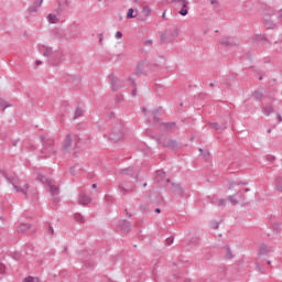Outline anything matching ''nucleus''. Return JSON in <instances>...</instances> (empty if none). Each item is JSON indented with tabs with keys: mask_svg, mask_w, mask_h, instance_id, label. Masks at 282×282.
<instances>
[{
	"mask_svg": "<svg viewBox=\"0 0 282 282\" xmlns=\"http://www.w3.org/2000/svg\"><path fill=\"white\" fill-rule=\"evenodd\" d=\"M115 36L116 39H122V32L118 31Z\"/></svg>",
	"mask_w": 282,
	"mask_h": 282,
	"instance_id": "49",
	"label": "nucleus"
},
{
	"mask_svg": "<svg viewBox=\"0 0 282 282\" xmlns=\"http://www.w3.org/2000/svg\"><path fill=\"white\" fill-rule=\"evenodd\" d=\"M257 268H258V270H259V272H260L261 274H263V273L265 272V269L262 268V267H259V264L257 265Z\"/></svg>",
	"mask_w": 282,
	"mask_h": 282,
	"instance_id": "48",
	"label": "nucleus"
},
{
	"mask_svg": "<svg viewBox=\"0 0 282 282\" xmlns=\"http://www.w3.org/2000/svg\"><path fill=\"white\" fill-rule=\"evenodd\" d=\"M153 116H154V121L160 122V118L155 117V112H153Z\"/></svg>",
	"mask_w": 282,
	"mask_h": 282,
	"instance_id": "55",
	"label": "nucleus"
},
{
	"mask_svg": "<svg viewBox=\"0 0 282 282\" xmlns=\"http://www.w3.org/2000/svg\"><path fill=\"white\" fill-rule=\"evenodd\" d=\"M227 199L231 202L232 206H237V204H239V200H237L235 196H228Z\"/></svg>",
	"mask_w": 282,
	"mask_h": 282,
	"instance_id": "29",
	"label": "nucleus"
},
{
	"mask_svg": "<svg viewBox=\"0 0 282 282\" xmlns=\"http://www.w3.org/2000/svg\"><path fill=\"white\" fill-rule=\"evenodd\" d=\"M262 23L265 30H276V23H274L271 19H263Z\"/></svg>",
	"mask_w": 282,
	"mask_h": 282,
	"instance_id": "12",
	"label": "nucleus"
},
{
	"mask_svg": "<svg viewBox=\"0 0 282 282\" xmlns=\"http://www.w3.org/2000/svg\"><path fill=\"white\" fill-rule=\"evenodd\" d=\"M78 140L79 139L76 137V134L74 135L67 134L62 143V152L69 153V151H72V142H75V144H78Z\"/></svg>",
	"mask_w": 282,
	"mask_h": 282,
	"instance_id": "3",
	"label": "nucleus"
},
{
	"mask_svg": "<svg viewBox=\"0 0 282 282\" xmlns=\"http://www.w3.org/2000/svg\"><path fill=\"white\" fill-rule=\"evenodd\" d=\"M162 145L165 147L166 149H171L172 151H175V149H177V147H180V142H177V140H164L162 142Z\"/></svg>",
	"mask_w": 282,
	"mask_h": 282,
	"instance_id": "7",
	"label": "nucleus"
},
{
	"mask_svg": "<svg viewBox=\"0 0 282 282\" xmlns=\"http://www.w3.org/2000/svg\"><path fill=\"white\" fill-rule=\"evenodd\" d=\"M129 171H133V167H128V169L121 170V174L122 175H128Z\"/></svg>",
	"mask_w": 282,
	"mask_h": 282,
	"instance_id": "36",
	"label": "nucleus"
},
{
	"mask_svg": "<svg viewBox=\"0 0 282 282\" xmlns=\"http://www.w3.org/2000/svg\"><path fill=\"white\" fill-rule=\"evenodd\" d=\"M151 12H152L151 7L149 6L143 7L142 9L143 17H151Z\"/></svg>",
	"mask_w": 282,
	"mask_h": 282,
	"instance_id": "25",
	"label": "nucleus"
},
{
	"mask_svg": "<svg viewBox=\"0 0 282 282\" xmlns=\"http://www.w3.org/2000/svg\"><path fill=\"white\" fill-rule=\"evenodd\" d=\"M6 272V264L0 263V274H3Z\"/></svg>",
	"mask_w": 282,
	"mask_h": 282,
	"instance_id": "43",
	"label": "nucleus"
},
{
	"mask_svg": "<svg viewBox=\"0 0 282 282\" xmlns=\"http://www.w3.org/2000/svg\"><path fill=\"white\" fill-rule=\"evenodd\" d=\"M162 126L164 127L165 131H171V129H175L176 123L175 122H165V123H162Z\"/></svg>",
	"mask_w": 282,
	"mask_h": 282,
	"instance_id": "19",
	"label": "nucleus"
},
{
	"mask_svg": "<svg viewBox=\"0 0 282 282\" xmlns=\"http://www.w3.org/2000/svg\"><path fill=\"white\" fill-rule=\"evenodd\" d=\"M41 141L43 142V150L42 153L44 158H52V155H56V147L54 145V139L45 137H41Z\"/></svg>",
	"mask_w": 282,
	"mask_h": 282,
	"instance_id": "2",
	"label": "nucleus"
},
{
	"mask_svg": "<svg viewBox=\"0 0 282 282\" xmlns=\"http://www.w3.org/2000/svg\"><path fill=\"white\" fill-rule=\"evenodd\" d=\"M140 210H142V213H149V205H147V204H141V205H140Z\"/></svg>",
	"mask_w": 282,
	"mask_h": 282,
	"instance_id": "32",
	"label": "nucleus"
},
{
	"mask_svg": "<svg viewBox=\"0 0 282 282\" xmlns=\"http://www.w3.org/2000/svg\"><path fill=\"white\" fill-rule=\"evenodd\" d=\"M156 175L159 177H164V175H166V173L164 171H162V170H159V171H156Z\"/></svg>",
	"mask_w": 282,
	"mask_h": 282,
	"instance_id": "40",
	"label": "nucleus"
},
{
	"mask_svg": "<svg viewBox=\"0 0 282 282\" xmlns=\"http://www.w3.org/2000/svg\"><path fill=\"white\" fill-rule=\"evenodd\" d=\"M98 36H99V43L100 45H102V34H99Z\"/></svg>",
	"mask_w": 282,
	"mask_h": 282,
	"instance_id": "54",
	"label": "nucleus"
},
{
	"mask_svg": "<svg viewBox=\"0 0 282 282\" xmlns=\"http://www.w3.org/2000/svg\"><path fill=\"white\" fill-rule=\"evenodd\" d=\"M145 45H153V40H147Z\"/></svg>",
	"mask_w": 282,
	"mask_h": 282,
	"instance_id": "51",
	"label": "nucleus"
},
{
	"mask_svg": "<svg viewBox=\"0 0 282 282\" xmlns=\"http://www.w3.org/2000/svg\"><path fill=\"white\" fill-rule=\"evenodd\" d=\"M262 41H267V43H269L270 41H268V37L263 34H253L251 36V43H261Z\"/></svg>",
	"mask_w": 282,
	"mask_h": 282,
	"instance_id": "10",
	"label": "nucleus"
},
{
	"mask_svg": "<svg viewBox=\"0 0 282 282\" xmlns=\"http://www.w3.org/2000/svg\"><path fill=\"white\" fill-rule=\"evenodd\" d=\"M41 6H43V0H34L33 6L28 8V12H30V13L37 12V10H39V8H41Z\"/></svg>",
	"mask_w": 282,
	"mask_h": 282,
	"instance_id": "11",
	"label": "nucleus"
},
{
	"mask_svg": "<svg viewBox=\"0 0 282 282\" xmlns=\"http://www.w3.org/2000/svg\"><path fill=\"white\" fill-rule=\"evenodd\" d=\"M109 140H110V142H120V140H122V133H120V132H112L109 135Z\"/></svg>",
	"mask_w": 282,
	"mask_h": 282,
	"instance_id": "14",
	"label": "nucleus"
},
{
	"mask_svg": "<svg viewBox=\"0 0 282 282\" xmlns=\"http://www.w3.org/2000/svg\"><path fill=\"white\" fill-rule=\"evenodd\" d=\"M109 78H110L112 90L118 91L119 87H122L120 85V79L118 77H116V75H113V74L109 75Z\"/></svg>",
	"mask_w": 282,
	"mask_h": 282,
	"instance_id": "8",
	"label": "nucleus"
},
{
	"mask_svg": "<svg viewBox=\"0 0 282 282\" xmlns=\"http://www.w3.org/2000/svg\"><path fill=\"white\" fill-rule=\"evenodd\" d=\"M182 1H186V0H171L170 3H175L177 8H182Z\"/></svg>",
	"mask_w": 282,
	"mask_h": 282,
	"instance_id": "33",
	"label": "nucleus"
},
{
	"mask_svg": "<svg viewBox=\"0 0 282 282\" xmlns=\"http://www.w3.org/2000/svg\"><path fill=\"white\" fill-rule=\"evenodd\" d=\"M47 235H54V227L48 226Z\"/></svg>",
	"mask_w": 282,
	"mask_h": 282,
	"instance_id": "45",
	"label": "nucleus"
},
{
	"mask_svg": "<svg viewBox=\"0 0 282 282\" xmlns=\"http://www.w3.org/2000/svg\"><path fill=\"white\" fill-rule=\"evenodd\" d=\"M37 180H40V182H42V184H44L47 181V178H45V176H43L42 174L37 175Z\"/></svg>",
	"mask_w": 282,
	"mask_h": 282,
	"instance_id": "37",
	"label": "nucleus"
},
{
	"mask_svg": "<svg viewBox=\"0 0 282 282\" xmlns=\"http://www.w3.org/2000/svg\"><path fill=\"white\" fill-rule=\"evenodd\" d=\"M52 54V48H45L43 56H51Z\"/></svg>",
	"mask_w": 282,
	"mask_h": 282,
	"instance_id": "38",
	"label": "nucleus"
},
{
	"mask_svg": "<svg viewBox=\"0 0 282 282\" xmlns=\"http://www.w3.org/2000/svg\"><path fill=\"white\" fill-rule=\"evenodd\" d=\"M174 239H175V238H173V237L167 238V239L165 240L166 246H171V245L173 243Z\"/></svg>",
	"mask_w": 282,
	"mask_h": 282,
	"instance_id": "39",
	"label": "nucleus"
},
{
	"mask_svg": "<svg viewBox=\"0 0 282 282\" xmlns=\"http://www.w3.org/2000/svg\"><path fill=\"white\" fill-rule=\"evenodd\" d=\"M212 6H219V2L217 0H209Z\"/></svg>",
	"mask_w": 282,
	"mask_h": 282,
	"instance_id": "50",
	"label": "nucleus"
},
{
	"mask_svg": "<svg viewBox=\"0 0 282 282\" xmlns=\"http://www.w3.org/2000/svg\"><path fill=\"white\" fill-rule=\"evenodd\" d=\"M75 221L78 224H85V217L80 214H75Z\"/></svg>",
	"mask_w": 282,
	"mask_h": 282,
	"instance_id": "26",
	"label": "nucleus"
},
{
	"mask_svg": "<svg viewBox=\"0 0 282 282\" xmlns=\"http://www.w3.org/2000/svg\"><path fill=\"white\" fill-rule=\"evenodd\" d=\"M276 118H278V121H279V122H282V117H281V115L278 113V115H276Z\"/></svg>",
	"mask_w": 282,
	"mask_h": 282,
	"instance_id": "53",
	"label": "nucleus"
},
{
	"mask_svg": "<svg viewBox=\"0 0 282 282\" xmlns=\"http://www.w3.org/2000/svg\"><path fill=\"white\" fill-rule=\"evenodd\" d=\"M154 213H162V209H160V208H156L155 210H154Z\"/></svg>",
	"mask_w": 282,
	"mask_h": 282,
	"instance_id": "62",
	"label": "nucleus"
},
{
	"mask_svg": "<svg viewBox=\"0 0 282 282\" xmlns=\"http://www.w3.org/2000/svg\"><path fill=\"white\" fill-rule=\"evenodd\" d=\"M181 3L182 10L178 11V14H181V17H186V14H188V1H181Z\"/></svg>",
	"mask_w": 282,
	"mask_h": 282,
	"instance_id": "13",
	"label": "nucleus"
},
{
	"mask_svg": "<svg viewBox=\"0 0 282 282\" xmlns=\"http://www.w3.org/2000/svg\"><path fill=\"white\" fill-rule=\"evenodd\" d=\"M120 228L123 232H130L131 230V223H129V220H122L120 223Z\"/></svg>",
	"mask_w": 282,
	"mask_h": 282,
	"instance_id": "15",
	"label": "nucleus"
},
{
	"mask_svg": "<svg viewBox=\"0 0 282 282\" xmlns=\"http://www.w3.org/2000/svg\"><path fill=\"white\" fill-rule=\"evenodd\" d=\"M210 127H213V129H216V131H219V129H221V127L217 122H212Z\"/></svg>",
	"mask_w": 282,
	"mask_h": 282,
	"instance_id": "35",
	"label": "nucleus"
},
{
	"mask_svg": "<svg viewBox=\"0 0 282 282\" xmlns=\"http://www.w3.org/2000/svg\"><path fill=\"white\" fill-rule=\"evenodd\" d=\"M226 256L225 259H232L235 254H232V251L230 250V246H225Z\"/></svg>",
	"mask_w": 282,
	"mask_h": 282,
	"instance_id": "23",
	"label": "nucleus"
},
{
	"mask_svg": "<svg viewBox=\"0 0 282 282\" xmlns=\"http://www.w3.org/2000/svg\"><path fill=\"white\" fill-rule=\"evenodd\" d=\"M0 107H3V109H8V104L6 101H1Z\"/></svg>",
	"mask_w": 282,
	"mask_h": 282,
	"instance_id": "46",
	"label": "nucleus"
},
{
	"mask_svg": "<svg viewBox=\"0 0 282 282\" xmlns=\"http://www.w3.org/2000/svg\"><path fill=\"white\" fill-rule=\"evenodd\" d=\"M18 144H19V141H17V140L12 142L13 147H17Z\"/></svg>",
	"mask_w": 282,
	"mask_h": 282,
	"instance_id": "59",
	"label": "nucleus"
},
{
	"mask_svg": "<svg viewBox=\"0 0 282 282\" xmlns=\"http://www.w3.org/2000/svg\"><path fill=\"white\" fill-rule=\"evenodd\" d=\"M272 252H274V250L272 248H269L268 245L265 243L260 245L256 263H259L260 261H262L263 257H270V253Z\"/></svg>",
	"mask_w": 282,
	"mask_h": 282,
	"instance_id": "5",
	"label": "nucleus"
},
{
	"mask_svg": "<svg viewBox=\"0 0 282 282\" xmlns=\"http://www.w3.org/2000/svg\"><path fill=\"white\" fill-rule=\"evenodd\" d=\"M35 63H36L37 66L43 65V62H41V59H37Z\"/></svg>",
	"mask_w": 282,
	"mask_h": 282,
	"instance_id": "58",
	"label": "nucleus"
},
{
	"mask_svg": "<svg viewBox=\"0 0 282 282\" xmlns=\"http://www.w3.org/2000/svg\"><path fill=\"white\" fill-rule=\"evenodd\" d=\"M199 152L202 153L203 158H205V160H207V158H210V152L208 151H205L204 152V149H199Z\"/></svg>",
	"mask_w": 282,
	"mask_h": 282,
	"instance_id": "31",
	"label": "nucleus"
},
{
	"mask_svg": "<svg viewBox=\"0 0 282 282\" xmlns=\"http://www.w3.org/2000/svg\"><path fill=\"white\" fill-rule=\"evenodd\" d=\"M128 80L130 83H132V87H133V89H132V97L135 98V96H138V88H137L135 82L131 77Z\"/></svg>",
	"mask_w": 282,
	"mask_h": 282,
	"instance_id": "22",
	"label": "nucleus"
},
{
	"mask_svg": "<svg viewBox=\"0 0 282 282\" xmlns=\"http://www.w3.org/2000/svg\"><path fill=\"white\" fill-rule=\"evenodd\" d=\"M220 45H224L225 47H237V37H223L220 41Z\"/></svg>",
	"mask_w": 282,
	"mask_h": 282,
	"instance_id": "6",
	"label": "nucleus"
},
{
	"mask_svg": "<svg viewBox=\"0 0 282 282\" xmlns=\"http://www.w3.org/2000/svg\"><path fill=\"white\" fill-rule=\"evenodd\" d=\"M80 116H83V109L77 108L75 111L74 120H76V118H80Z\"/></svg>",
	"mask_w": 282,
	"mask_h": 282,
	"instance_id": "30",
	"label": "nucleus"
},
{
	"mask_svg": "<svg viewBox=\"0 0 282 282\" xmlns=\"http://www.w3.org/2000/svg\"><path fill=\"white\" fill-rule=\"evenodd\" d=\"M69 171H70V173H74V167H70Z\"/></svg>",
	"mask_w": 282,
	"mask_h": 282,
	"instance_id": "64",
	"label": "nucleus"
},
{
	"mask_svg": "<svg viewBox=\"0 0 282 282\" xmlns=\"http://www.w3.org/2000/svg\"><path fill=\"white\" fill-rule=\"evenodd\" d=\"M121 193H127V189L123 186H120Z\"/></svg>",
	"mask_w": 282,
	"mask_h": 282,
	"instance_id": "56",
	"label": "nucleus"
},
{
	"mask_svg": "<svg viewBox=\"0 0 282 282\" xmlns=\"http://www.w3.org/2000/svg\"><path fill=\"white\" fill-rule=\"evenodd\" d=\"M138 70L134 73L135 76H139L140 74H142V69H143V66L142 64H138Z\"/></svg>",
	"mask_w": 282,
	"mask_h": 282,
	"instance_id": "34",
	"label": "nucleus"
},
{
	"mask_svg": "<svg viewBox=\"0 0 282 282\" xmlns=\"http://www.w3.org/2000/svg\"><path fill=\"white\" fill-rule=\"evenodd\" d=\"M180 34L177 29H169L164 33H160L161 41L163 43H171Z\"/></svg>",
	"mask_w": 282,
	"mask_h": 282,
	"instance_id": "4",
	"label": "nucleus"
},
{
	"mask_svg": "<svg viewBox=\"0 0 282 282\" xmlns=\"http://www.w3.org/2000/svg\"><path fill=\"white\" fill-rule=\"evenodd\" d=\"M2 175H3L4 180H7V182L12 184V186L17 191V193H22L23 195H28V189L30 188V185H28V183H25L23 185V187H20L17 185V183L19 182V176L10 175V174H8V172H2Z\"/></svg>",
	"mask_w": 282,
	"mask_h": 282,
	"instance_id": "1",
	"label": "nucleus"
},
{
	"mask_svg": "<svg viewBox=\"0 0 282 282\" xmlns=\"http://www.w3.org/2000/svg\"><path fill=\"white\" fill-rule=\"evenodd\" d=\"M162 19H166V11L162 13Z\"/></svg>",
	"mask_w": 282,
	"mask_h": 282,
	"instance_id": "61",
	"label": "nucleus"
},
{
	"mask_svg": "<svg viewBox=\"0 0 282 282\" xmlns=\"http://www.w3.org/2000/svg\"><path fill=\"white\" fill-rule=\"evenodd\" d=\"M48 21L51 23H56V21H58V18L56 17V14L51 13V14H48Z\"/></svg>",
	"mask_w": 282,
	"mask_h": 282,
	"instance_id": "28",
	"label": "nucleus"
},
{
	"mask_svg": "<svg viewBox=\"0 0 282 282\" xmlns=\"http://www.w3.org/2000/svg\"><path fill=\"white\" fill-rule=\"evenodd\" d=\"M278 12H279V19H282V9H280Z\"/></svg>",
	"mask_w": 282,
	"mask_h": 282,
	"instance_id": "57",
	"label": "nucleus"
},
{
	"mask_svg": "<svg viewBox=\"0 0 282 282\" xmlns=\"http://www.w3.org/2000/svg\"><path fill=\"white\" fill-rule=\"evenodd\" d=\"M237 185L248 186V182H239V183L234 182V183L229 184V188H235V186H237Z\"/></svg>",
	"mask_w": 282,
	"mask_h": 282,
	"instance_id": "27",
	"label": "nucleus"
},
{
	"mask_svg": "<svg viewBox=\"0 0 282 282\" xmlns=\"http://www.w3.org/2000/svg\"><path fill=\"white\" fill-rule=\"evenodd\" d=\"M218 206H226V199L220 198V199L218 200Z\"/></svg>",
	"mask_w": 282,
	"mask_h": 282,
	"instance_id": "44",
	"label": "nucleus"
},
{
	"mask_svg": "<svg viewBox=\"0 0 282 282\" xmlns=\"http://www.w3.org/2000/svg\"><path fill=\"white\" fill-rule=\"evenodd\" d=\"M184 282H192V281H191V279H186V280H184Z\"/></svg>",
	"mask_w": 282,
	"mask_h": 282,
	"instance_id": "63",
	"label": "nucleus"
},
{
	"mask_svg": "<svg viewBox=\"0 0 282 282\" xmlns=\"http://www.w3.org/2000/svg\"><path fill=\"white\" fill-rule=\"evenodd\" d=\"M214 228H215V230H217V228H219V223H216Z\"/></svg>",
	"mask_w": 282,
	"mask_h": 282,
	"instance_id": "60",
	"label": "nucleus"
},
{
	"mask_svg": "<svg viewBox=\"0 0 282 282\" xmlns=\"http://www.w3.org/2000/svg\"><path fill=\"white\" fill-rule=\"evenodd\" d=\"M264 14L265 17H274V11H271V12L265 11Z\"/></svg>",
	"mask_w": 282,
	"mask_h": 282,
	"instance_id": "47",
	"label": "nucleus"
},
{
	"mask_svg": "<svg viewBox=\"0 0 282 282\" xmlns=\"http://www.w3.org/2000/svg\"><path fill=\"white\" fill-rule=\"evenodd\" d=\"M30 228H32V225L30 224H21L19 227H18V232L20 234H23V232H28V230H30Z\"/></svg>",
	"mask_w": 282,
	"mask_h": 282,
	"instance_id": "17",
	"label": "nucleus"
},
{
	"mask_svg": "<svg viewBox=\"0 0 282 282\" xmlns=\"http://www.w3.org/2000/svg\"><path fill=\"white\" fill-rule=\"evenodd\" d=\"M267 160H269V162H274V156L269 155V156L267 158Z\"/></svg>",
	"mask_w": 282,
	"mask_h": 282,
	"instance_id": "52",
	"label": "nucleus"
},
{
	"mask_svg": "<svg viewBox=\"0 0 282 282\" xmlns=\"http://www.w3.org/2000/svg\"><path fill=\"white\" fill-rule=\"evenodd\" d=\"M50 191L51 193H56L58 191V187H56L55 185H50Z\"/></svg>",
	"mask_w": 282,
	"mask_h": 282,
	"instance_id": "42",
	"label": "nucleus"
},
{
	"mask_svg": "<svg viewBox=\"0 0 282 282\" xmlns=\"http://www.w3.org/2000/svg\"><path fill=\"white\" fill-rule=\"evenodd\" d=\"M78 202L82 206H87V204H91V197L83 193L79 195Z\"/></svg>",
	"mask_w": 282,
	"mask_h": 282,
	"instance_id": "9",
	"label": "nucleus"
},
{
	"mask_svg": "<svg viewBox=\"0 0 282 282\" xmlns=\"http://www.w3.org/2000/svg\"><path fill=\"white\" fill-rule=\"evenodd\" d=\"M275 188L276 191H279V193H282V177L278 176V178L275 180Z\"/></svg>",
	"mask_w": 282,
	"mask_h": 282,
	"instance_id": "21",
	"label": "nucleus"
},
{
	"mask_svg": "<svg viewBox=\"0 0 282 282\" xmlns=\"http://www.w3.org/2000/svg\"><path fill=\"white\" fill-rule=\"evenodd\" d=\"M172 187L174 188L176 195H178L180 197H183L184 188H182V185L177 183H172Z\"/></svg>",
	"mask_w": 282,
	"mask_h": 282,
	"instance_id": "16",
	"label": "nucleus"
},
{
	"mask_svg": "<svg viewBox=\"0 0 282 282\" xmlns=\"http://www.w3.org/2000/svg\"><path fill=\"white\" fill-rule=\"evenodd\" d=\"M252 96L256 100H258L259 102H261V100H263V89H259L252 93Z\"/></svg>",
	"mask_w": 282,
	"mask_h": 282,
	"instance_id": "18",
	"label": "nucleus"
},
{
	"mask_svg": "<svg viewBox=\"0 0 282 282\" xmlns=\"http://www.w3.org/2000/svg\"><path fill=\"white\" fill-rule=\"evenodd\" d=\"M262 113H264V116H270V113H274V108H272V106L263 107Z\"/></svg>",
	"mask_w": 282,
	"mask_h": 282,
	"instance_id": "20",
	"label": "nucleus"
},
{
	"mask_svg": "<svg viewBox=\"0 0 282 282\" xmlns=\"http://www.w3.org/2000/svg\"><path fill=\"white\" fill-rule=\"evenodd\" d=\"M23 282H34V276L29 275L28 278H25V279L23 280Z\"/></svg>",
	"mask_w": 282,
	"mask_h": 282,
	"instance_id": "41",
	"label": "nucleus"
},
{
	"mask_svg": "<svg viewBox=\"0 0 282 282\" xmlns=\"http://www.w3.org/2000/svg\"><path fill=\"white\" fill-rule=\"evenodd\" d=\"M134 12L135 10H133V8L129 9L127 13V19H135V17H138V12Z\"/></svg>",
	"mask_w": 282,
	"mask_h": 282,
	"instance_id": "24",
	"label": "nucleus"
}]
</instances>
